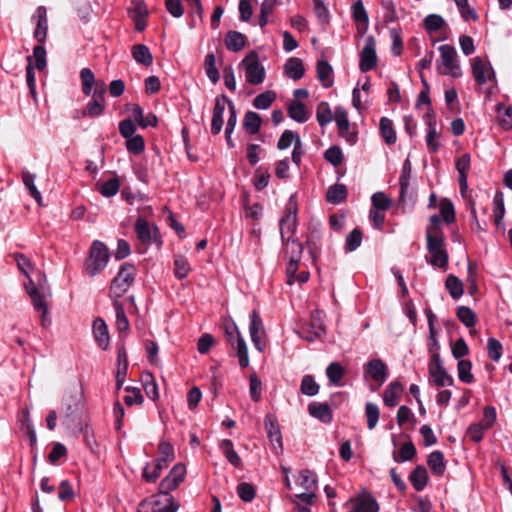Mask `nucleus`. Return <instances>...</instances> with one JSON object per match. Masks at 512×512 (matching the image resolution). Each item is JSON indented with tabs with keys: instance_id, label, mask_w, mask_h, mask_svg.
Here are the masks:
<instances>
[{
	"instance_id": "28",
	"label": "nucleus",
	"mask_w": 512,
	"mask_h": 512,
	"mask_svg": "<svg viewBox=\"0 0 512 512\" xmlns=\"http://www.w3.org/2000/svg\"><path fill=\"white\" fill-rule=\"evenodd\" d=\"M133 59L144 66H150L153 63V56L149 48L144 44H136L132 47Z\"/></svg>"
},
{
	"instance_id": "53",
	"label": "nucleus",
	"mask_w": 512,
	"mask_h": 512,
	"mask_svg": "<svg viewBox=\"0 0 512 512\" xmlns=\"http://www.w3.org/2000/svg\"><path fill=\"white\" fill-rule=\"evenodd\" d=\"M316 118L321 127L326 126L333 119L332 111L327 102H320L317 107Z\"/></svg>"
},
{
	"instance_id": "33",
	"label": "nucleus",
	"mask_w": 512,
	"mask_h": 512,
	"mask_svg": "<svg viewBox=\"0 0 512 512\" xmlns=\"http://www.w3.org/2000/svg\"><path fill=\"white\" fill-rule=\"evenodd\" d=\"M35 178L36 175L29 171H23L22 173L23 184L28 189L30 196L33 197L40 206H42V195L35 185Z\"/></svg>"
},
{
	"instance_id": "55",
	"label": "nucleus",
	"mask_w": 512,
	"mask_h": 512,
	"mask_svg": "<svg viewBox=\"0 0 512 512\" xmlns=\"http://www.w3.org/2000/svg\"><path fill=\"white\" fill-rule=\"evenodd\" d=\"M365 413L367 417V426L370 430L374 429L378 423L380 411L376 404L367 402L365 405Z\"/></svg>"
},
{
	"instance_id": "22",
	"label": "nucleus",
	"mask_w": 512,
	"mask_h": 512,
	"mask_svg": "<svg viewBox=\"0 0 512 512\" xmlns=\"http://www.w3.org/2000/svg\"><path fill=\"white\" fill-rule=\"evenodd\" d=\"M403 392V386L398 381L391 382L383 393V401L388 407H395L398 404V399Z\"/></svg>"
},
{
	"instance_id": "41",
	"label": "nucleus",
	"mask_w": 512,
	"mask_h": 512,
	"mask_svg": "<svg viewBox=\"0 0 512 512\" xmlns=\"http://www.w3.org/2000/svg\"><path fill=\"white\" fill-rule=\"evenodd\" d=\"M150 467V463H147L143 469V479L148 482V483H153L155 482L161 472L163 471V469L166 468V462L164 461H161L159 458L155 461V464H154V469L152 472H149L148 469Z\"/></svg>"
},
{
	"instance_id": "38",
	"label": "nucleus",
	"mask_w": 512,
	"mask_h": 512,
	"mask_svg": "<svg viewBox=\"0 0 512 512\" xmlns=\"http://www.w3.org/2000/svg\"><path fill=\"white\" fill-rule=\"evenodd\" d=\"M296 484L305 491H314L317 485V479L310 470H302L299 473V477Z\"/></svg>"
},
{
	"instance_id": "3",
	"label": "nucleus",
	"mask_w": 512,
	"mask_h": 512,
	"mask_svg": "<svg viewBox=\"0 0 512 512\" xmlns=\"http://www.w3.org/2000/svg\"><path fill=\"white\" fill-rule=\"evenodd\" d=\"M225 337L228 343L232 346L235 345L239 365L241 368H246L249 365L248 349L244 338L241 336L237 325L234 321L225 323L224 325Z\"/></svg>"
},
{
	"instance_id": "61",
	"label": "nucleus",
	"mask_w": 512,
	"mask_h": 512,
	"mask_svg": "<svg viewBox=\"0 0 512 512\" xmlns=\"http://www.w3.org/2000/svg\"><path fill=\"white\" fill-rule=\"evenodd\" d=\"M126 148L130 153L135 155L142 153L145 148L143 137L140 135H133L130 138H127Z\"/></svg>"
},
{
	"instance_id": "13",
	"label": "nucleus",
	"mask_w": 512,
	"mask_h": 512,
	"mask_svg": "<svg viewBox=\"0 0 512 512\" xmlns=\"http://www.w3.org/2000/svg\"><path fill=\"white\" fill-rule=\"evenodd\" d=\"M264 426L267 433V437L269 438L274 448H279L280 450H282V435L276 416L271 413L266 414L264 418Z\"/></svg>"
},
{
	"instance_id": "43",
	"label": "nucleus",
	"mask_w": 512,
	"mask_h": 512,
	"mask_svg": "<svg viewBox=\"0 0 512 512\" xmlns=\"http://www.w3.org/2000/svg\"><path fill=\"white\" fill-rule=\"evenodd\" d=\"M416 455V448L414 444L409 441L402 445L399 454L393 451V460L395 462H406L413 459Z\"/></svg>"
},
{
	"instance_id": "19",
	"label": "nucleus",
	"mask_w": 512,
	"mask_h": 512,
	"mask_svg": "<svg viewBox=\"0 0 512 512\" xmlns=\"http://www.w3.org/2000/svg\"><path fill=\"white\" fill-rule=\"evenodd\" d=\"M93 336L98 346L106 350L109 346L110 336L105 321L98 317L93 321Z\"/></svg>"
},
{
	"instance_id": "63",
	"label": "nucleus",
	"mask_w": 512,
	"mask_h": 512,
	"mask_svg": "<svg viewBox=\"0 0 512 512\" xmlns=\"http://www.w3.org/2000/svg\"><path fill=\"white\" fill-rule=\"evenodd\" d=\"M440 137V134L437 132L436 127H427L426 134V145L430 153H436L440 148V143L437 139Z\"/></svg>"
},
{
	"instance_id": "46",
	"label": "nucleus",
	"mask_w": 512,
	"mask_h": 512,
	"mask_svg": "<svg viewBox=\"0 0 512 512\" xmlns=\"http://www.w3.org/2000/svg\"><path fill=\"white\" fill-rule=\"evenodd\" d=\"M431 254V258L427 260V262L439 269L446 270L449 263V255L447 250H438L434 252H429Z\"/></svg>"
},
{
	"instance_id": "31",
	"label": "nucleus",
	"mask_w": 512,
	"mask_h": 512,
	"mask_svg": "<svg viewBox=\"0 0 512 512\" xmlns=\"http://www.w3.org/2000/svg\"><path fill=\"white\" fill-rule=\"evenodd\" d=\"M219 447L222 451V453L225 455L227 461L233 465L234 467L238 468L241 466V459L237 452L234 450L233 443L229 439H223Z\"/></svg>"
},
{
	"instance_id": "17",
	"label": "nucleus",
	"mask_w": 512,
	"mask_h": 512,
	"mask_svg": "<svg viewBox=\"0 0 512 512\" xmlns=\"http://www.w3.org/2000/svg\"><path fill=\"white\" fill-rule=\"evenodd\" d=\"M471 65L473 76L479 85H483L492 77H495L492 67H487L480 57L473 58Z\"/></svg>"
},
{
	"instance_id": "44",
	"label": "nucleus",
	"mask_w": 512,
	"mask_h": 512,
	"mask_svg": "<svg viewBox=\"0 0 512 512\" xmlns=\"http://www.w3.org/2000/svg\"><path fill=\"white\" fill-rule=\"evenodd\" d=\"M276 99V93L272 90H267L257 95L253 100V106L256 109H268Z\"/></svg>"
},
{
	"instance_id": "56",
	"label": "nucleus",
	"mask_w": 512,
	"mask_h": 512,
	"mask_svg": "<svg viewBox=\"0 0 512 512\" xmlns=\"http://www.w3.org/2000/svg\"><path fill=\"white\" fill-rule=\"evenodd\" d=\"M120 188V182L117 177L111 178L103 182L99 188V192L104 197H112L116 195Z\"/></svg>"
},
{
	"instance_id": "14",
	"label": "nucleus",
	"mask_w": 512,
	"mask_h": 512,
	"mask_svg": "<svg viewBox=\"0 0 512 512\" xmlns=\"http://www.w3.org/2000/svg\"><path fill=\"white\" fill-rule=\"evenodd\" d=\"M229 98L226 95L216 97L215 106L213 109V115L211 120V133L218 135L223 127V114L225 111L226 104L228 105Z\"/></svg>"
},
{
	"instance_id": "2",
	"label": "nucleus",
	"mask_w": 512,
	"mask_h": 512,
	"mask_svg": "<svg viewBox=\"0 0 512 512\" xmlns=\"http://www.w3.org/2000/svg\"><path fill=\"white\" fill-rule=\"evenodd\" d=\"M285 248V255L288 259L286 265L287 283L292 285V278L295 277V273L299 268V263L303 254V245L294 237H287V240L282 241Z\"/></svg>"
},
{
	"instance_id": "52",
	"label": "nucleus",
	"mask_w": 512,
	"mask_h": 512,
	"mask_svg": "<svg viewBox=\"0 0 512 512\" xmlns=\"http://www.w3.org/2000/svg\"><path fill=\"white\" fill-rule=\"evenodd\" d=\"M494 222L496 226H500L504 215H505V206H504V198L502 192H496L494 196Z\"/></svg>"
},
{
	"instance_id": "50",
	"label": "nucleus",
	"mask_w": 512,
	"mask_h": 512,
	"mask_svg": "<svg viewBox=\"0 0 512 512\" xmlns=\"http://www.w3.org/2000/svg\"><path fill=\"white\" fill-rule=\"evenodd\" d=\"M458 319L468 328L475 326L477 322L476 314L467 306H460L457 309Z\"/></svg>"
},
{
	"instance_id": "57",
	"label": "nucleus",
	"mask_w": 512,
	"mask_h": 512,
	"mask_svg": "<svg viewBox=\"0 0 512 512\" xmlns=\"http://www.w3.org/2000/svg\"><path fill=\"white\" fill-rule=\"evenodd\" d=\"M323 333L324 330L321 327V325H315L313 323L309 327L303 326L301 328V331L299 332L300 336L309 342H313L314 340L319 338Z\"/></svg>"
},
{
	"instance_id": "48",
	"label": "nucleus",
	"mask_w": 512,
	"mask_h": 512,
	"mask_svg": "<svg viewBox=\"0 0 512 512\" xmlns=\"http://www.w3.org/2000/svg\"><path fill=\"white\" fill-rule=\"evenodd\" d=\"M113 306H114L115 313H116V326H117V329L119 331H121V332L127 331L128 328H129V321H128V318L126 316L123 304L120 301L115 300L113 302Z\"/></svg>"
},
{
	"instance_id": "64",
	"label": "nucleus",
	"mask_w": 512,
	"mask_h": 512,
	"mask_svg": "<svg viewBox=\"0 0 512 512\" xmlns=\"http://www.w3.org/2000/svg\"><path fill=\"white\" fill-rule=\"evenodd\" d=\"M372 205L380 211L388 210L392 205V200L383 192H376L371 197Z\"/></svg>"
},
{
	"instance_id": "5",
	"label": "nucleus",
	"mask_w": 512,
	"mask_h": 512,
	"mask_svg": "<svg viewBox=\"0 0 512 512\" xmlns=\"http://www.w3.org/2000/svg\"><path fill=\"white\" fill-rule=\"evenodd\" d=\"M438 50L440 52V60L443 66V70H441L440 73L449 75L453 78H459L462 75V71L455 47L449 44H444L441 45Z\"/></svg>"
},
{
	"instance_id": "60",
	"label": "nucleus",
	"mask_w": 512,
	"mask_h": 512,
	"mask_svg": "<svg viewBox=\"0 0 512 512\" xmlns=\"http://www.w3.org/2000/svg\"><path fill=\"white\" fill-rule=\"evenodd\" d=\"M324 158L334 167H338L343 162V153L341 148L339 146H331L325 151Z\"/></svg>"
},
{
	"instance_id": "11",
	"label": "nucleus",
	"mask_w": 512,
	"mask_h": 512,
	"mask_svg": "<svg viewBox=\"0 0 512 512\" xmlns=\"http://www.w3.org/2000/svg\"><path fill=\"white\" fill-rule=\"evenodd\" d=\"M32 20L35 22L36 25L33 36L40 44H44L48 32V18L46 7L38 6L35 13L32 16Z\"/></svg>"
},
{
	"instance_id": "26",
	"label": "nucleus",
	"mask_w": 512,
	"mask_h": 512,
	"mask_svg": "<svg viewBox=\"0 0 512 512\" xmlns=\"http://www.w3.org/2000/svg\"><path fill=\"white\" fill-rule=\"evenodd\" d=\"M246 37L235 30H230L225 36V45L229 51L238 52L245 47Z\"/></svg>"
},
{
	"instance_id": "15",
	"label": "nucleus",
	"mask_w": 512,
	"mask_h": 512,
	"mask_svg": "<svg viewBox=\"0 0 512 512\" xmlns=\"http://www.w3.org/2000/svg\"><path fill=\"white\" fill-rule=\"evenodd\" d=\"M281 240H287V237H294L297 229V208H289L286 214L281 218L280 223Z\"/></svg>"
},
{
	"instance_id": "24",
	"label": "nucleus",
	"mask_w": 512,
	"mask_h": 512,
	"mask_svg": "<svg viewBox=\"0 0 512 512\" xmlns=\"http://www.w3.org/2000/svg\"><path fill=\"white\" fill-rule=\"evenodd\" d=\"M288 116L298 123H305L309 119V112L304 103L292 101L287 109Z\"/></svg>"
},
{
	"instance_id": "1",
	"label": "nucleus",
	"mask_w": 512,
	"mask_h": 512,
	"mask_svg": "<svg viewBox=\"0 0 512 512\" xmlns=\"http://www.w3.org/2000/svg\"><path fill=\"white\" fill-rule=\"evenodd\" d=\"M109 252L106 245L99 241H93L89 257L85 261V269L90 276L97 275L101 270H103L109 260Z\"/></svg>"
},
{
	"instance_id": "36",
	"label": "nucleus",
	"mask_w": 512,
	"mask_h": 512,
	"mask_svg": "<svg viewBox=\"0 0 512 512\" xmlns=\"http://www.w3.org/2000/svg\"><path fill=\"white\" fill-rule=\"evenodd\" d=\"M445 287L453 299H459L464 293L462 281L452 274L446 278Z\"/></svg>"
},
{
	"instance_id": "27",
	"label": "nucleus",
	"mask_w": 512,
	"mask_h": 512,
	"mask_svg": "<svg viewBox=\"0 0 512 512\" xmlns=\"http://www.w3.org/2000/svg\"><path fill=\"white\" fill-rule=\"evenodd\" d=\"M332 73L333 69L326 60L321 59L317 62V78L323 87L330 88L333 85Z\"/></svg>"
},
{
	"instance_id": "21",
	"label": "nucleus",
	"mask_w": 512,
	"mask_h": 512,
	"mask_svg": "<svg viewBox=\"0 0 512 512\" xmlns=\"http://www.w3.org/2000/svg\"><path fill=\"white\" fill-rule=\"evenodd\" d=\"M379 505L370 493H362L354 503L352 512H378Z\"/></svg>"
},
{
	"instance_id": "30",
	"label": "nucleus",
	"mask_w": 512,
	"mask_h": 512,
	"mask_svg": "<svg viewBox=\"0 0 512 512\" xmlns=\"http://www.w3.org/2000/svg\"><path fill=\"white\" fill-rule=\"evenodd\" d=\"M348 191L344 184H334L327 190L326 199L329 203L340 204L347 198Z\"/></svg>"
},
{
	"instance_id": "10",
	"label": "nucleus",
	"mask_w": 512,
	"mask_h": 512,
	"mask_svg": "<svg viewBox=\"0 0 512 512\" xmlns=\"http://www.w3.org/2000/svg\"><path fill=\"white\" fill-rule=\"evenodd\" d=\"M249 332L254 347L259 352H263L266 347V343L263 339V336L265 335V330L262 319L256 310H252V312L250 313Z\"/></svg>"
},
{
	"instance_id": "40",
	"label": "nucleus",
	"mask_w": 512,
	"mask_h": 512,
	"mask_svg": "<svg viewBox=\"0 0 512 512\" xmlns=\"http://www.w3.org/2000/svg\"><path fill=\"white\" fill-rule=\"evenodd\" d=\"M498 120L501 127L505 130L512 129V105H497Z\"/></svg>"
},
{
	"instance_id": "6",
	"label": "nucleus",
	"mask_w": 512,
	"mask_h": 512,
	"mask_svg": "<svg viewBox=\"0 0 512 512\" xmlns=\"http://www.w3.org/2000/svg\"><path fill=\"white\" fill-rule=\"evenodd\" d=\"M135 268L132 264L125 263L121 266L117 276L113 279L110 291L116 297H121L133 283Z\"/></svg>"
},
{
	"instance_id": "39",
	"label": "nucleus",
	"mask_w": 512,
	"mask_h": 512,
	"mask_svg": "<svg viewBox=\"0 0 512 512\" xmlns=\"http://www.w3.org/2000/svg\"><path fill=\"white\" fill-rule=\"evenodd\" d=\"M80 79L82 84V92L86 96H90L92 94L93 85L96 82L95 75L90 68H83L80 71Z\"/></svg>"
},
{
	"instance_id": "45",
	"label": "nucleus",
	"mask_w": 512,
	"mask_h": 512,
	"mask_svg": "<svg viewBox=\"0 0 512 512\" xmlns=\"http://www.w3.org/2000/svg\"><path fill=\"white\" fill-rule=\"evenodd\" d=\"M314 13L322 26L330 23V13L325 5V0H313Z\"/></svg>"
},
{
	"instance_id": "51",
	"label": "nucleus",
	"mask_w": 512,
	"mask_h": 512,
	"mask_svg": "<svg viewBox=\"0 0 512 512\" xmlns=\"http://www.w3.org/2000/svg\"><path fill=\"white\" fill-rule=\"evenodd\" d=\"M362 243V231L354 228L345 239V250L348 252L355 251Z\"/></svg>"
},
{
	"instance_id": "8",
	"label": "nucleus",
	"mask_w": 512,
	"mask_h": 512,
	"mask_svg": "<svg viewBox=\"0 0 512 512\" xmlns=\"http://www.w3.org/2000/svg\"><path fill=\"white\" fill-rule=\"evenodd\" d=\"M363 372L364 376L375 381L378 387L382 386L388 378V367L386 363L379 358L368 361L363 366Z\"/></svg>"
},
{
	"instance_id": "7",
	"label": "nucleus",
	"mask_w": 512,
	"mask_h": 512,
	"mask_svg": "<svg viewBox=\"0 0 512 512\" xmlns=\"http://www.w3.org/2000/svg\"><path fill=\"white\" fill-rule=\"evenodd\" d=\"M186 474V467L182 463H177L170 470L169 474L159 483V492L165 496L175 490L179 484L184 480Z\"/></svg>"
},
{
	"instance_id": "58",
	"label": "nucleus",
	"mask_w": 512,
	"mask_h": 512,
	"mask_svg": "<svg viewBox=\"0 0 512 512\" xmlns=\"http://www.w3.org/2000/svg\"><path fill=\"white\" fill-rule=\"evenodd\" d=\"M326 375L331 383L339 385L344 375V369L340 363L333 362L327 367Z\"/></svg>"
},
{
	"instance_id": "54",
	"label": "nucleus",
	"mask_w": 512,
	"mask_h": 512,
	"mask_svg": "<svg viewBox=\"0 0 512 512\" xmlns=\"http://www.w3.org/2000/svg\"><path fill=\"white\" fill-rule=\"evenodd\" d=\"M444 25V18L438 14H430L424 19V27L429 33L440 30Z\"/></svg>"
},
{
	"instance_id": "9",
	"label": "nucleus",
	"mask_w": 512,
	"mask_h": 512,
	"mask_svg": "<svg viewBox=\"0 0 512 512\" xmlns=\"http://www.w3.org/2000/svg\"><path fill=\"white\" fill-rule=\"evenodd\" d=\"M377 66L376 41L373 36H368L360 53L359 68L362 72H368Z\"/></svg>"
},
{
	"instance_id": "37",
	"label": "nucleus",
	"mask_w": 512,
	"mask_h": 512,
	"mask_svg": "<svg viewBox=\"0 0 512 512\" xmlns=\"http://www.w3.org/2000/svg\"><path fill=\"white\" fill-rule=\"evenodd\" d=\"M426 248L428 252H434L438 250H446L445 248V236L443 232L438 233H426Z\"/></svg>"
},
{
	"instance_id": "4",
	"label": "nucleus",
	"mask_w": 512,
	"mask_h": 512,
	"mask_svg": "<svg viewBox=\"0 0 512 512\" xmlns=\"http://www.w3.org/2000/svg\"><path fill=\"white\" fill-rule=\"evenodd\" d=\"M240 66L245 70L246 81L251 85H259L263 83L265 79V69L260 64L258 54L255 51H251L241 61Z\"/></svg>"
},
{
	"instance_id": "23",
	"label": "nucleus",
	"mask_w": 512,
	"mask_h": 512,
	"mask_svg": "<svg viewBox=\"0 0 512 512\" xmlns=\"http://www.w3.org/2000/svg\"><path fill=\"white\" fill-rule=\"evenodd\" d=\"M284 72L290 79L300 80L305 73L302 60L296 57L288 59L284 65Z\"/></svg>"
},
{
	"instance_id": "25",
	"label": "nucleus",
	"mask_w": 512,
	"mask_h": 512,
	"mask_svg": "<svg viewBox=\"0 0 512 512\" xmlns=\"http://www.w3.org/2000/svg\"><path fill=\"white\" fill-rule=\"evenodd\" d=\"M409 480L416 491H422L428 482L427 469L422 465H418L411 471Z\"/></svg>"
},
{
	"instance_id": "35",
	"label": "nucleus",
	"mask_w": 512,
	"mask_h": 512,
	"mask_svg": "<svg viewBox=\"0 0 512 512\" xmlns=\"http://www.w3.org/2000/svg\"><path fill=\"white\" fill-rule=\"evenodd\" d=\"M204 69L209 80L216 84L219 81L220 75L216 67V57L214 53H208L204 60Z\"/></svg>"
},
{
	"instance_id": "12",
	"label": "nucleus",
	"mask_w": 512,
	"mask_h": 512,
	"mask_svg": "<svg viewBox=\"0 0 512 512\" xmlns=\"http://www.w3.org/2000/svg\"><path fill=\"white\" fill-rule=\"evenodd\" d=\"M335 121L338 126L339 135L344 137L347 142L355 143L357 141V133L351 131L347 111L341 106L335 108Z\"/></svg>"
},
{
	"instance_id": "42",
	"label": "nucleus",
	"mask_w": 512,
	"mask_h": 512,
	"mask_svg": "<svg viewBox=\"0 0 512 512\" xmlns=\"http://www.w3.org/2000/svg\"><path fill=\"white\" fill-rule=\"evenodd\" d=\"M135 230L138 239L143 243L149 245L152 241L151 229L149 227L148 222L139 218L135 224Z\"/></svg>"
},
{
	"instance_id": "32",
	"label": "nucleus",
	"mask_w": 512,
	"mask_h": 512,
	"mask_svg": "<svg viewBox=\"0 0 512 512\" xmlns=\"http://www.w3.org/2000/svg\"><path fill=\"white\" fill-rule=\"evenodd\" d=\"M261 124L262 118L258 113L253 111L246 112L243 120V126L249 134H257L260 131Z\"/></svg>"
},
{
	"instance_id": "34",
	"label": "nucleus",
	"mask_w": 512,
	"mask_h": 512,
	"mask_svg": "<svg viewBox=\"0 0 512 512\" xmlns=\"http://www.w3.org/2000/svg\"><path fill=\"white\" fill-rule=\"evenodd\" d=\"M380 133L388 145H392L396 142V132L393 127V122L389 118L382 117L380 119Z\"/></svg>"
},
{
	"instance_id": "59",
	"label": "nucleus",
	"mask_w": 512,
	"mask_h": 512,
	"mask_svg": "<svg viewBox=\"0 0 512 512\" xmlns=\"http://www.w3.org/2000/svg\"><path fill=\"white\" fill-rule=\"evenodd\" d=\"M476 276H477V265L475 263H472L471 261H469L468 267H467L466 282L468 284V293L470 295H474L478 291Z\"/></svg>"
},
{
	"instance_id": "62",
	"label": "nucleus",
	"mask_w": 512,
	"mask_h": 512,
	"mask_svg": "<svg viewBox=\"0 0 512 512\" xmlns=\"http://www.w3.org/2000/svg\"><path fill=\"white\" fill-rule=\"evenodd\" d=\"M190 271L188 260L183 256H178L174 260V273L178 279L187 277Z\"/></svg>"
},
{
	"instance_id": "16",
	"label": "nucleus",
	"mask_w": 512,
	"mask_h": 512,
	"mask_svg": "<svg viewBox=\"0 0 512 512\" xmlns=\"http://www.w3.org/2000/svg\"><path fill=\"white\" fill-rule=\"evenodd\" d=\"M471 156L468 153L463 154L456 159L455 167L459 173V187L462 195L468 189V172L470 170Z\"/></svg>"
},
{
	"instance_id": "18",
	"label": "nucleus",
	"mask_w": 512,
	"mask_h": 512,
	"mask_svg": "<svg viewBox=\"0 0 512 512\" xmlns=\"http://www.w3.org/2000/svg\"><path fill=\"white\" fill-rule=\"evenodd\" d=\"M106 106L105 98H97L93 97L92 99L86 104L85 108L82 111H77L76 115H74V118H80V117H99L103 114Z\"/></svg>"
},
{
	"instance_id": "20",
	"label": "nucleus",
	"mask_w": 512,
	"mask_h": 512,
	"mask_svg": "<svg viewBox=\"0 0 512 512\" xmlns=\"http://www.w3.org/2000/svg\"><path fill=\"white\" fill-rule=\"evenodd\" d=\"M310 416L324 424L331 423L333 415L328 403L312 402L308 405Z\"/></svg>"
},
{
	"instance_id": "49",
	"label": "nucleus",
	"mask_w": 512,
	"mask_h": 512,
	"mask_svg": "<svg viewBox=\"0 0 512 512\" xmlns=\"http://www.w3.org/2000/svg\"><path fill=\"white\" fill-rule=\"evenodd\" d=\"M320 386L316 383L312 375H305L302 378L300 391L306 396H315L318 394Z\"/></svg>"
},
{
	"instance_id": "47",
	"label": "nucleus",
	"mask_w": 512,
	"mask_h": 512,
	"mask_svg": "<svg viewBox=\"0 0 512 512\" xmlns=\"http://www.w3.org/2000/svg\"><path fill=\"white\" fill-rule=\"evenodd\" d=\"M472 363L470 360H460L457 365L458 378L460 381L466 384H470L474 381V376L471 373Z\"/></svg>"
},
{
	"instance_id": "29",
	"label": "nucleus",
	"mask_w": 512,
	"mask_h": 512,
	"mask_svg": "<svg viewBox=\"0 0 512 512\" xmlns=\"http://www.w3.org/2000/svg\"><path fill=\"white\" fill-rule=\"evenodd\" d=\"M427 464L433 474L442 476L445 472L446 465L444 462V455L441 451H433L428 455Z\"/></svg>"
}]
</instances>
